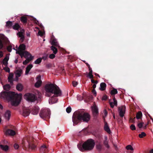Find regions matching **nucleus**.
Instances as JSON below:
<instances>
[{"mask_svg": "<svg viewBox=\"0 0 153 153\" xmlns=\"http://www.w3.org/2000/svg\"><path fill=\"white\" fill-rule=\"evenodd\" d=\"M1 98L10 101L12 105L17 106L19 104L21 99V96L10 91H2L0 94Z\"/></svg>", "mask_w": 153, "mask_h": 153, "instance_id": "nucleus-1", "label": "nucleus"}, {"mask_svg": "<svg viewBox=\"0 0 153 153\" xmlns=\"http://www.w3.org/2000/svg\"><path fill=\"white\" fill-rule=\"evenodd\" d=\"M91 118L90 115L84 111H76L74 112L72 116L73 125L75 126L82 120L85 122H88Z\"/></svg>", "mask_w": 153, "mask_h": 153, "instance_id": "nucleus-2", "label": "nucleus"}, {"mask_svg": "<svg viewBox=\"0 0 153 153\" xmlns=\"http://www.w3.org/2000/svg\"><path fill=\"white\" fill-rule=\"evenodd\" d=\"M46 96L50 97L54 94L56 97L61 95V91L56 85L52 83L46 84L45 86Z\"/></svg>", "mask_w": 153, "mask_h": 153, "instance_id": "nucleus-3", "label": "nucleus"}, {"mask_svg": "<svg viewBox=\"0 0 153 153\" xmlns=\"http://www.w3.org/2000/svg\"><path fill=\"white\" fill-rule=\"evenodd\" d=\"M95 143L94 140L89 139L85 142L82 144L81 143L77 145V147L81 151H90L94 147Z\"/></svg>", "mask_w": 153, "mask_h": 153, "instance_id": "nucleus-4", "label": "nucleus"}, {"mask_svg": "<svg viewBox=\"0 0 153 153\" xmlns=\"http://www.w3.org/2000/svg\"><path fill=\"white\" fill-rule=\"evenodd\" d=\"M34 141L33 138L32 137L28 136L22 140V145L24 149L30 148L32 149H34L36 147L33 143Z\"/></svg>", "mask_w": 153, "mask_h": 153, "instance_id": "nucleus-5", "label": "nucleus"}, {"mask_svg": "<svg viewBox=\"0 0 153 153\" xmlns=\"http://www.w3.org/2000/svg\"><path fill=\"white\" fill-rule=\"evenodd\" d=\"M21 58L23 57L26 59L23 62V64L25 65L33 60V57L28 52H23L22 51H20L18 52Z\"/></svg>", "mask_w": 153, "mask_h": 153, "instance_id": "nucleus-6", "label": "nucleus"}, {"mask_svg": "<svg viewBox=\"0 0 153 153\" xmlns=\"http://www.w3.org/2000/svg\"><path fill=\"white\" fill-rule=\"evenodd\" d=\"M50 111L49 109H43L40 112L39 116L42 119L47 120L50 118Z\"/></svg>", "mask_w": 153, "mask_h": 153, "instance_id": "nucleus-7", "label": "nucleus"}, {"mask_svg": "<svg viewBox=\"0 0 153 153\" xmlns=\"http://www.w3.org/2000/svg\"><path fill=\"white\" fill-rule=\"evenodd\" d=\"M24 97L27 101L31 102H34L37 99V97L35 95L30 93L25 94Z\"/></svg>", "mask_w": 153, "mask_h": 153, "instance_id": "nucleus-8", "label": "nucleus"}, {"mask_svg": "<svg viewBox=\"0 0 153 153\" xmlns=\"http://www.w3.org/2000/svg\"><path fill=\"white\" fill-rule=\"evenodd\" d=\"M7 38L3 35L0 37V50L4 47V43L7 41Z\"/></svg>", "mask_w": 153, "mask_h": 153, "instance_id": "nucleus-9", "label": "nucleus"}, {"mask_svg": "<svg viewBox=\"0 0 153 153\" xmlns=\"http://www.w3.org/2000/svg\"><path fill=\"white\" fill-rule=\"evenodd\" d=\"M126 108L125 105H122L118 108L119 115L121 117H123L124 116L126 111Z\"/></svg>", "mask_w": 153, "mask_h": 153, "instance_id": "nucleus-10", "label": "nucleus"}, {"mask_svg": "<svg viewBox=\"0 0 153 153\" xmlns=\"http://www.w3.org/2000/svg\"><path fill=\"white\" fill-rule=\"evenodd\" d=\"M24 29H22L19 32L17 33V35L19 36V37L21 38L20 41L21 42H23L24 40Z\"/></svg>", "mask_w": 153, "mask_h": 153, "instance_id": "nucleus-11", "label": "nucleus"}, {"mask_svg": "<svg viewBox=\"0 0 153 153\" xmlns=\"http://www.w3.org/2000/svg\"><path fill=\"white\" fill-rule=\"evenodd\" d=\"M48 149L46 145H43L40 148V152L41 153H46L48 151Z\"/></svg>", "mask_w": 153, "mask_h": 153, "instance_id": "nucleus-12", "label": "nucleus"}, {"mask_svg": "<svg viewBox=\"0 0 153 153\" xmlns=\"http://www.w3.org/2000/svg\"><path fill=\"white\" fill-rule=\"evenodd\" d=\"M39 110V108L37 106L33 107L31 111V113L34 115L37 114Z\"/></svg>", "mask_w": 153, "mask_h": 153, "instance_id": "nucleus-13", "label": "nucleus"}, {"mask_svg": "<svg viewBox=\"0 0 153 153\" xmlns=\"http://www.w3.org/2000/svg\"><path fill=\"white\" fill-rule=\"evenodd\" d=\"M25 49L26 46L25 45L23 44H21L19 46V50L18 51H16V53L17 54H18V52L20 51H22L23 52H27V51H24L25 50Z\"/></svg>", "mask_w": 153, "mask_h": 153, "instance_id": "nucleus-14", "label": "nucleus"}, {"mask_svg": "<svg viewBox=\"0 0 153 153\" xmlns=\"http://www.w3.org/2000/svg\"><path fill=\"white\" fill-rule=\"evenodd\" d=\"M56 97L54 94L53 96L51 97V100H49V103L51 104H51L56 103L58 101Z\"/></svg>", "mask_w": 153, "mask_h": 153, "instance_id": "nucleus-15", "label": "nucleus"}, {"mask_svg": "<svg viewBox=\"0 0 153 153\" xmlns=\"http://www.w3.org/2000/svg\"><path fill=\"white\" fill-rule=\"evenodd\" d=\"M113 100L114 101L113 102H111L109 103L110 106L112 108H114V105L117 106V101L116 100L114 96L113 97Z\"/></svg>", "mask_w": 153, "mask_h": 153, "instance_id": "nucleus-16", "label": "nucleus"}, {"mask_svg": "<svg viewBox=\"0 0 153 153\" xmlns=\"http://www.w3.org/2000/svg\"><path fill=\"white\" fill-rule=\"evenodd\" d=\"M11 115V112L9 110H7L5 113L4 114V118L6 119H7L8 120H9L10 116Z\"/></svg>", "mask_w": 153, "mask_h": 153, "instance_id": "nucleus-17", "label": "nucleus"}, {"mask_svg": "<svg viewBox=\"0 0 153 153\" xmlns=\"http://www.w3.org/2000/svg\"><path fill=\"white\" fill-rule=\"evenodd\" d=\"M104 130L106 131L108 134H110L111 133V130L109 128V126L108 125V123L107 122L105 123V125L104 126Z\"/></svg>", "mask_w": 153, "mask_h": 153, "instance_id": "nucleus-18", "label": "nucleus"}, {"mask_svg": "<svg viewBox=\"0 0 153 153\" xmlns=\"http://www.w3.org/2000/svg\"><path fill=\"white\" fill-rule=\"evenodd\" d=\"M6 134H9L11 136H13L16 134L15 131L11 129H7L6 132Z\"/></svg>", "mask_w": 153, "mask_h": 153, "instance_id": "nucleus-19", "label": "nucleus"}, {"mask_svg": "<svg viewBox=\"0 0 153 153\" xmlns=\"http://www.w3.org/2000/svg\"><path fill=\"white\" fill-rule=\"evenodd\" d=\"M92 111L94 115L96 116L98 114V109L96 106H94L92 107Z\"/></svg>", "mask_w": 153, "mask_h": 153, "instance_id": "nucleus-20", "label": "nucleus"}, {"mask_svg": "<svg viewBox=\"0 0 153 153\" xmlns=\"http://www.w3.org/2000/svg\"><path fill=\"white\" fill-rule=\"evenodd\" d=\"M30 113V111L27 109H24L23 110V115L24 117L29 115Z\"/></svg>", "mask_w": 153, "mask_h": 153, "instance_id": "nucleus-21", "label": "nucleus"}, {"mask_svg": "<svg viewBox=\"0 0 153 153\" xmlns=\"http://www.w3.org/2000/svg\"><path fill=\"white\" fill-rule=\"evenodd\" d=\"M16 88L17 90L21 91L23 89V86L22 84L19 83L17 85Z\"/></svg>", "mask_w": 153, "mask_h": 153, "instance_id": "nucleus-22", "label": "nucleus"}, {"mask_svg": "<svg viewBox=\"0 0 153 153\" xmlns=\"http://www.w3.org/2000/svg\"><path fill=\"white\" fill-rule=\"evenodd\" d=\"M51 44L52 46H55L58 47H59V44L57 42L56 39L55 38L53 39Z\"/></svg>", "mask_w": 153, "mask_h": 153, "instance_id": "nucleus-23", "label": "nucleus"}, {"mask_svg": "<svg viewBox=\"0 0 153 153\" xmlns=\"http://www.w3.org/2000/svg\"><path fill=\"white\" fill-rule=\"evenodd\" d=\"M9 59V58L7 56H6L3 59L2 61V63L5 66H7L8 64V61Z\"/></svg>", "mask_w": 153, "mask_h": 153, "instance_id": "nucleus-24", "label": "nucleus"}, {"mask_svg": "<svg viewBox=\"0 0 153 153\" xmlns=\"http://www.w3.org/2000/svg\"><path fill=\"white\" fill-rule=\"evenodd\" d=\"M33 65L31 64H30L28 65L26 68L25 71V74L27 75L29 73V71L31 69V68L33 67Z\"/></svg>", "mask_w": 153, "mask_h": 153, "instance_id": "nucleus-25", "label": "nucleus"}, {"mask_svg": "<svg viewBox=\"0 0 153 153\" xmlns=\"http://www.w3.org/2000/svg\"><path fill=\"white\" fill-rule=\"evenodd\" d=\"M106 86V84L105 82H102L100 84V89L101 91H104L105 89Z\"/></svg>", "mask_w": 153, "mask_h": 153, "instance_id": "nucleus-26", "label": "nucleus"}, {"mask_svg": "<svg viewBox=\"0 0 153 153\" xmlns=\"http://www.w3.org/2000/svg\"><path fill=\"white\" fill-rule=\"evenodd\" d=\"M0 147L2 150L5 151H7L9 149V147L7 145H0Z\"/></svg>", "mask_w": 153, "mask_h": 153, "instance_id": "nucleus-27", "label": "nucleus"}, {"mask_svg": "<svg viewBox=\"0 0 153 153\" xmlns=\"http://www.w3.org/2000/svg\"><path fill=\"white\" fill-rule=\"evenodd\" d=\"M20 20L24 24H26L27 23V18L25 16H23L21 17Z\"/></svg>", "mask_w": 153, "mask_h": 153, "instance_id": "nucleus-28", "label": "nucleus"}, {"mask_svg": "<svg viewBox=\"0 0 153 153\" xmlns=\"http://www.w3.org/2000/svg\"><path fill=\"white\" fill-rule=\"evenodd\" d=\"M42 83L41 80H38L35 84V86L36 88H39L40 86Z\"/></svg>", "mask_w": 153, "mask_h": 153, "instance_id": "nucleus-29", "label": "nucleus"}, {"mask_svg": "<svg viewBox=\"0 0 153 153\" xmlns=\"http://www.w3.org/2000/svg\"><path fill=\"white\" fill-rule=\"evenodd\" d=\"M3 87L4 89L7 91H9L11 88L10 86L8 84L4 85Z\"/></svg>", "mask_w": 153, "mask_h": 153, "instance_id": "nucleus-30", "label": "nucleus"}, {"mask_svg": "<svg viewBox=\"0 0 153 153\" xmlns=\"http://www.w3.org/2000/svg\"><path fill=\"white\" fill-rule=\"evenodd\" d=\"M142 116V114L141 111L138 112L136 115V118L137 119H139L141 118Z\"/></svg>", "mask_w": 153, "mask_h": 153, "instance_id": "nucleus-31", "label": "nucleus"}, {"mask_svg": "<svg viewBox=\"0 0 153 153\" xmlns=\"http://www.w3.org/2000/svg\"><path fill=\"white\" fill-rule=\"evenodd\" d=\"M8 81L10 82V84H13V76L12 75H10L8 77Z\"/></svg>", "mask_w": 153, "mask_h": 153, "instance_id": "nucleus-32", "label": "nucleus"}, {"mask_svg": "<svg viewBox=\"0 0 153 153\" xmlns=\"http://www.w3.org/2000/svg\"><path fill=\"white\" fill-rule=\"evenodd\" d=\"M51 50L53 51L54 54H56L58 51L57 49L54 46H52L51 47Z\"/></svg>", "mask_w": 153, "mask_h": 153, "instance_id": "nucleus-33", "label": "nucleus"}, {"mask_svg": "<svg viewBox=\"0 0 153 153\" xmlns=\"http://www.w3.org/2000/svg\"><path fill=\"white\" fill-rule=\"evenodd\" d=\"M12 27L13 29L17 30L20 27V26L18 24L16 23Z\"/></svg>", "mask_w": 153, "mask_h": 153, "instance_id": "nucleus-34", "label": "nucleus"}, {"mask_svg": "<svg viewBox=\"0 0 153 153\" xmlns=\"http://www.w3.org/2000/svg\"><path fill=\"white\" fill-rule=\"evenodd\" d=\"M22 69H18L16 71V75L18 77H19L21 76V74L22 73Z\"/></svg>", "mask_w": 153, "mask_h": 153, "instance_id": "nucleus-35", "label": "nucleus"}, {"mask_svg": "<svg viewBox=\"0 0 153 153\" xmlns=\"http://www.w3.org/2000/svg\"><path fill=\"white\" fill-rule=\"evenodd\" d=\"M13 22H12L10 21L7 22L6 23V26L8 27L9 28L11 27L13 25Z\"/></svg>", "mask_w": 153, "mask_h": 153, "instance_id": "nucleus-36", "label": "nucleus"}, {"mask_svg": "<svg viewBox=\"0 0 153 153\" xmlns=\"http://www.w3.org/2000/svg\"><path fill=\"white\" fill-rule=\"evenodd\" d=\"M117 93V89L115 88L113 89L111 91L110 94L112 95H114Z\"/></svg>", "mask_w": 153, "mask_h": 153, "instance_id": "nucleus-37", "label": "nucleus"}, {"mask_svg": "<svg viewBox=\"0 0 153 153\" xmlns=\"http://www.w3.org/2000/svg\"><path fill=\"white\" fill-rule=\"evenodd\" d=\"M92 71L91 70V71H89L88 75L87 76V77H89L90 79H93L94 78V76L92 74Z\"/></svg>", "mask_w": 153, "mask_h": 153, "instance_id": "nucleus-38", "label": "nucleus"}, {"mask_svg": "<svg viewBox=\"0 0 153 153\" xmlns=\"http://www.w3.org/2000/svg\"><path fill=\"white\" fill-rule=\"evenodd\" d=\"M105 140L104 141L103 144L105 146V147L107 148H109V146L108 144V141H107V137H105Z\"/></svg>", "mask_w": 153, "mask_h": 153, "instance_id": "nucleus-39", "label": "nucleus"}, {"mask_svg": "<svg viewBox=\"0 0 153 153\" xmlns=\"http://www.w3.org/2000/svg\"><path fill=\"white\" fill-rule=\"evenodd\" d=\"M126 149L127 150H130L131 151H134V149L131 145H127L126 147Z\"/></svg>", "mask_w": 153, "mask_h": 153, "instance_id": "nucleus-40", "label": "nucleus"}, {"mask_svg": "<svg viewBox=\"0 0 153 153\" xmlns=\"http://www.w3.org/2000/svg\"><path fill=\"white\" fill-rule=\"evenodd\" d=\"M42 60V59L41 58H39L34 62V63L36 64H39L41 62Z\"/></svg>", "mask_w": 153, "mask_h": 153, "instance_id": "nucleus-41", "label": "nucleus"}, {"mask_svg": "<svg viewBox=\"0 0 153 153\" xmlns=\"http://www.w3.org/2000/svg\"><path fill=\"white\" fill-rule=\"evenodd\" d=\"M146 136V134L144 132H142L141 134L139 135V137L140 138H142Z\"/></svg>", "mask_w": 153, "mask_h": 153, "instance_id": "nucleus-42", "label": "nucleus"}, {"mask_svg": "<svg viewBox=\"0 0 153 153\" xmlns=\"http://www.w3.org/2000/svg\"><path fill=\"white\" fill-rule=\"evenodd\" d=\"M71 111V107H68L66 109V112L68 113H70Z\"/></svg>", "mask_w": 153, "mask_h": 153, "instance_id": "nucleus-43", "label": "nucleus"}, {"mask_svg": "<svg viewBox=\"0 0 153 153\" xmlns=\"http://www.w3.org/2000/svg\"><path fill=\"white\" fill-rule=\"evenodd\" d=\"M12 46L9 45L7 46V51L9 52H10L12 51Z\"/></svg>", "mask_w": 153, "mask_h": 153, "instance_id": "nucleus-44", "label": "nucleus"}, {"mask_svg": "<svg viewBox=\"0 0 153 153\" xmlns=\"http://www.w3.org/2000/svg\"><path fill=\"white\" fill-rule=\"evenodd\" d=\"M130 128L132 130H135L136 127L133 124H132L130 126Z\"/></svg>", "mask_w": 153, "mask_h": 153, "instance_id": "nucleus-45", "label": "nucleus"}, {"mask_svg": "<svg viewBox=\"0 0 153 153\" xmlns=\"http://www.w3.org/2000/svg\"><path fill=\"white\" fill-rule=\"evenodd\" d=\"M55 54H54V53H53V54L52 53V54H50L49 56V58H50V59H53L55 57Z\"/></svg>", "mask_w": 153, "mask_h": 153, "instance_id": "nucleus-46", "label": "nucleus"}, {"mask_svg": "<svg viewBox=\"0 0 153 153\" xmlns=\"http://www.w3.org/2000/svg\"><path fill=\"white\" fill-rule=\"evenodd\" d=\"M135 117L134 118L130 117L129 119V122L131 123H133L134 122V119Z\"/></svg>", "mask_w": 153, "mask_h": 153, "instance_id": "nucleus-47", "label": "nucleus"}, {"mask_svg": "<svg viewBox=\"0 0 153 153\" xmlns=\"http://www.w3.org/2000/svg\"><path fill=\"white\" fill-rule=\"evenodd\" d=\"M91 81L92 83H94V84H97L98 83V81L97 80H95L92 79H91Z\"/></svg>", "mask_w": 153, "mask_h": 153, "instance_id": "nucleus-48", "label": "nucleus"}, {"mask_svg": "<svg viewBox=\"0 0 153 153\" xmlns=\"http://www.w3.org/2000/svg\"><path fill=\"white\" fill-rule=\"evenodd\" d=\"M143 123H139L138 124V126L139 128H142L143 126Z\"/></svg>", "mask_w": 153, "mask_h": 153, "instance_id": "nucleus-49", "label": "nucleus"}, {"mask_svg": "<svg viewBox=\"0 0 153 153\" xmlns=\"http://www.w3.org/2000/svg\"><path fill=\"white\" fill-rule=\"evenodd\" d=\"M97 147L98 149L100 150L102 149V146L100 144H98L97 146Z\"/></svg>", "mask_w": 153, "mask_h": 153, "instance_id": "nucleus-50", "label": "nucleus"}, {"mask_svg": "<svg viewBox=\"0 0 153 153\" xmlns=\"http://www.w3.org/2000/svg\"><path fill=\"white\" fill-rule=\"evenodd\" d=\"M14 147L15 149H17L19 148V146L18 144L15 143L14 145Z\"/></svg>", "mask_w": 153, "mask_h": 153, "instance_id": "nucleus-51", "label": "nucleus"}, {"mask_svg": "<svg viewBox=\"0 0 153 153\" xmlns=\"http://www.w3.org/2000/svg\"><path fill=\"white\" fill-rule=\"evenodd\" d=\"M72 85L74 87L76 86L77 85V82L75 81H73L72 82Z\"/></svg>", "mask_w": 153, "mask_h": 153, "instance_id": "nucleus-52", "label": "nucleus"}, {"mask_svg": "<svg viewBox=\"0 0 153 153\" xmlns=\"http://www.w3.org/2000/svg\"><path fill=\"white\" fill-rule=\"evenodd\" d=\"M107 99H108V97L106 95H104L102 97V100H107Z\"/></svg>", "mask_w": 153, "mask_h": 153, "instance_id": "nucleus-53", "label": "nucleus"}, {"mask_svg": "<svg viewBox=\"0 0 153 153\" xmlns=\"http://www.w3.org/2000/svg\"><path fill=\"white\" fill-rule=\"evenodd\" d=\"M38 33L39 35L41 36H42L44 35V33L41 31H39Z\"/></svg>", "mask_w": 153, "mask_h": 153, "instance_id": "nucleus-54", "label": "nucleus"}, {"mask_svg": "<svg viewBox=\"0 0 153 153\" xmlns=\"http://www.w3.org/2000/svg\"><path fill=\"white\" fill-rule=\"evenodd\" d=\"M52 66V65L51 64H47L46 65V67L47 68H49Z\"/></svg>", "mask_w": 153, "mask_h": 153, "instance_id": "nucleus-55", "label": "nucleus"}, {"mask_svg": "<svg viewBox=\"0 0 153 153\" xmlns=\"http://www.w3.org/2000/svg\"><path fill=\"white\" fill-rule=\"evenodd\" d=\"M92 92L95 96H96V95L97 93H96V91L95 89H93L92 91Z\"/></svg>", "mask_w": 153, "mask_h": 153, "instance_id": "nucleus-56", "label": "nucleus"}, {"mask_svg": "<svg viewBox=\"0 0 153 153\" xmlns=\"http://www.w3.org/2000/svg\"><path fill=\"white\" fill-rule=\"evenodd\" d=\"M3 52L2 51H0V58L3 57Z\"/></svg>", "mask_w": 153, "mask_h": 153, "instance_id": "nucleus-57", "label": "nucleus"}, {"mask_svg": "<svg viewBox=\"0 0 153 153\" xmlns=\"http://www.w3.org/2000/svg\"><path fill=\"white\" fill-rule=\"evenodd\" d=\"M34 20L35 24H38V23H39V21L36 20V19H35Z\"/></svg>", "mask_w": 153, "mask_h": 153, "instance_id": "nucleus-58", "label": "nucleus"}, {"mask_svg": "<svg viewBox=\"0 0 153 153\" xmlns=\"http://www.w3.org/2000/svg\"><path fill=\"white\" fill-rule=\"evenodd\" d=\"M5 71L8 72L9 73L10 72V69L9 68H7L5 70Z\"/></svg>", "mask_w": 153, "mask_h": 153, "instance_id": "nucleus-59", "label": "nucleus"}, {"mask_svg": "<svg viewBox=\"0 0 153 153\" xmlns=\"http://www.w3.org/2000/svg\"><path fill=\"white\" fill-rule=\"evenodd\" d=\"M96 84H94L93 85L92 87L93 88V89H95V88H96Z\"/></svg>", "mask_w": 153, "mask_h": 153, "instance_id": "nucleus-60", "label": "nucleus"}, {"mask_svg": "<svg viewBox=\"0 0 153 153\" xmlns=\"http://www.w3.org/2000/svg\"><path fill=\"white\" fill-rule=\"evenodd\" d=\"M37 79L38 80H41V76L40 75H39L37 76Z\"/></svg>", "mask_w": 153, "mask_h": 153, "instance_id": "nucleus-61", "label": "nucleus"}, {"mask_svg": "<svg viewBox=\"0 0 153 153\" xmlns=\"http://www.w3.org/2000/svg\"><path fill=\"white\" fill-rule=\"evenodd\" d=\"M107 114V112L106 111V110H105V111H104V115H105V116H106Z\"/></svg>", "mask_w": 153, "mask_h": 153, "instance_id": "nucleus-62", "label": "nucleus"}, {"mask_svg": "<svg viewBox=\"0 0 153 153\" xmlns=\"http://www.w3.org/2000/svg\"><path fill=\"white\" fill-rule=\"evenodd\" d=\"M95 75L96 76H98V77H99L100 78V76L97 74V73H95Z\"/></svg>", "mask_w": 153, "mask_h": 153, "instance_id": "nucleus-63", "label": "nucleus"}, {"mask_svg": "<svg viewBox=\"0 0 153 153\" xmlns=\"http://www.w3.org/2000/svg\"><path fill=\"white\" fill-rule=\"evenodd\" d=\"M149 153H153V149L151 150Z\"/></svg>", "mask_w": 153, "mask_h": 153, "instance_id": "nucleus-64", "label": "nucleus"}]
</instances>
